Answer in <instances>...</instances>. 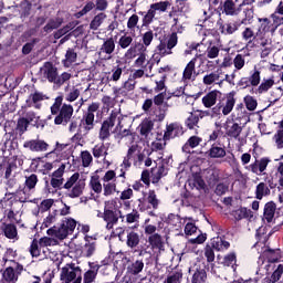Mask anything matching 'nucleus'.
I'll return each instance as SVG.
<instances>
[{
    "label": "nucleus",
    "mask_w": 283,
    "mask_h": 283,
    "mask_svg": "<svg viewBox=\"0 0 283 283\" xmlns=\"http://www.w3.org/2000/svg\"><path fill=\"white\" fill-rule=\"evenodd\" d=\"M105 19H107V14L103 12L96 14L90 23V29L98 30L99 25H103V23L105 22Z\"/></svg>",
    "instance_id": "nucleus-38"
},
{
    "label": "nucleus",
    "mask_w": 283,
    "mask_h": 283,
    "mask_svg": "<svg viewBox=\"0 0 283 283\" xmlns=\"http://www.w3.org/2000/svg\"><path fill=\"white\" fill-rule=\"evenodd\" d=\"M98 109H101V104L98 102H93L88 105L86 113L83 115L81 127L85 134H90V132L94 129V113L98 112Z\"/></svg>",
    "instance_id": "nucleus-6"
},
{
    "label": "nucleus",
    "mask_w": 283,
    "mask_h": 283,
    "mask_svg": "<svg viewBox=\"0 0 283 283\" xmlns=\"http://www.w3.org/2000/svg\"><path fill=\"white\" fill-rule=\"evenodd\" d=\"M182 134V127L178 124H169L166 127V132L164 134V140H171V138H176Z\"/></svg>",
    "instance_id": "nucleus-23"
},
{
    "label": "nucleus",
    "mask_w": 283,
    "mask_h": 283,
    "mask_svg": "<svg viewBox=\"0 0 283 283\" xmlns=\"http://www.w3.org/2000/svg\"><path fill=\"white\" fill-rule=\"evenodd\" d=\"M63 189H66L67 198H81L85 191V180L81 179V174H73L64 184Z\"/></svg>",
    "instance_id": "nucleus-2"
},
{
    "label": "nucleus",
    "mask_w": 283,
    "mask_h": 283,
    "mask_svg": "<svg viewBox=\"0 0 283 283\" xmlns=\"http://www.w3.org/2000/svg\"><path fill=\"white\" fill-rule=\"evenodd\" d=\"M143 269H145V262H143V260H136L127 265L126 273L128 275H138L139 273H143Z\"/></svg>",
    "instance_id": "nucleus-25"
},
{
    "label": "nucleus",
    "mask_w": 283,
    "mask_h": 283,
    "mask_svg": "<svg viewBox=\"0 0 283 283\" xmlns=\"http://www.w3.org/2000/svg\"><path fill=\"white\" fill-rule=\"evenodd\" d=\"M223 12L230 17H235L240 10L235 9V3L233 0H227L223 4Z\"/></svg>",
    "instance_id": "nucleus-44"
},
{
    "label": "nucleus",
    "mask_w": 283,
    "mask_h": 283,
    "mask_svg": "<svg viewBox=\"0 0 283 283\" xmlns=\"http://www.w3.org/2000/svg\"><path fill=\"white\" fill-rule=\"evenodd\" d=\"M147 53H142L137 55V59L134 62L135 67H140L145 70L147 67Z\"/></svg>",
    "instance_id": "nucleus-62"
},
{
    "label": "nucleus",
    "mask_w": 283,
    "mask_h": 283,
    "mask_svg": "<svg viewBox=\"0 0 283 283\" xmlns=\"http://www.w3.org/2000/svg\"><path fill=\"white\" fill-rule=\"evenodd\" d=\"M238 30H240V24L237 21H230V22L220 24L221 34H226V35L234 34V32H238Z\"/></svg>",
    "instance_id": "nucleus-26"
},
{
    "label": "nucleus",
    "mask_w": 283,
    "mask_h": 283,
    "mask_svg": "<svg viewBox=\"0 0 283 283\" xmlns=\"http://www.w3.org/2000/svg\"><path fill=\"white\" fill-rule=\"evenodd\" d=\"M90 187L95 193L103 192V184H101V179H98V176H93L91 178Z\"/></svg>",
    "instance_id": "nucleus-49"
},
{
    "label": "nucleus",
    "mask_w": 283,
    "mask_h": 283,
    "mask_svg": "<svg viewBox=\"0 0 283 283\" xmlns=\"http://www.w3.org/2000/svg\"><path fill=\"white\" fill-rule=\"evenodd\" d=\"M59 240L50 237H43L39 240L40 247H57Z\"/></svg>",
    "instance_id": "nucleus-55"
},
{
    "label": "nucleus",
    "mask_w": 283,
    "mask_h": 283,
    "mask_svg": "<svg viewBox=\"0 0 283 283\" xmlns=\"http://www.w3.org/2000/svg\"><path fill=\"white\" fill-rule=\"evenodd\" d=\"M198 62V55H196L184 69L181 81L182 83H193L196 81V63Z\"/></svg>",
    "instance_id": "nucleus-16"
},
{
    "label": "nucleus",
    "mask_w": 283,
    "mask_h": 283,
    "mask_svg": "<svg viewBox=\"0 0 283 283\" xmlns=\"http://www.w3.org/2000/svg\"><path fill=\"white\" fill-rule=\"evenodd\" d=\"M195 273L192 274V283H205L207 282V271L202 268L195 266Z\"/></svg>",
    "instance_id": "nucleus-33"
},
{
    "label": "nucleus",
    "mask_w": 283,
    "mask_h": 283,
    "mask_svg": "<svg viewBox=\"0 0 283 283\" xmlns=\"http://www.w3.org/2000/svg\"><path fill=\"white\" fill-rule=\"evenodd\" d=\"M41 101H43V94L34 93V94H31L27 99V105L28 107H32V103L36 105V103H41Z\"/></svg>",
    "instance_id": "nucleus-63"
},
{
    "label": "nucleus",
    "mask_w": 283,
    "mask_h": 283,
    "mask_svg": "<svg viewBox=\"0 0 283 283\" xmlns=\"http://www.w3.org/2000/svg\"><path fill=\"white\" fill-rule=\"evenodd\" d=\"M275 85V77L263 78L256 88V94H266Z\"/></svg>",
    "instance_id": "nucleus-30"
},
{
    "label": "nucleus",
    "mask_w": 283,
    "mask_h": 283,
    "mask_svg": "<svg viewBox=\"0 0 283 283\" xmlns=\"http://www.w3.org/2000/svg\"><path fill=\"white\" fill-rule=\"evenodd\" d=\"M208 156L210 158H224V156H227V150L224 147L212 145L208 150Z\"/></svg>",
    "instance_id": "nucleus-35"
},
{
    "label": "nucleus",
    "mask_w": 283,
    "mask_h": 283,
    "mask_svg": "<svg viewBox=\"0 0 283 283\" xmlns=\"http://www.w3.org/2000/svg\"><path fill=\"white\" fill-rule=\"evenodd\" d=\"M129 167H132V157H128L127 155L124 157L123 163L120 164V174L119 178H123V182H125V174L129 170Z\"/></svg>",
    "instance_id": "nucleus-47"
},
{
    "label": "nucleus",
    "mask_w": 283,
    "mask_h": 283,
    "mask_svg": "<svg viewBox=\"0 0 283 283\" xmlns=\"http://www.w3.org/2000/svg\"><path fill=\"white\" fill-rule=\"evenodd\" d=\"M223 129L228 138H233L234 140H238L241 147L247 145V137H241L243 129L242 125H240L233 119H227L226 123L223 124Z\"/></svg>",
    "instance_id": "nucleus-3"
},
{
    "label": "nucleus",
    "mask_w": 283,
    "mask_h": 283,
    "mask_svg": "<svg viewBox=\"0 0 283 283\" xmlns=\"http://www.w3.org/2000/svg\"><path fill=\"white\" fill-rule=\"evenodd\" d=\"M254 247L261 253L260 260H268L265 265L268 271L269 269H275V262L280 260V250H271L266 245L262 247V242H256Z\"/></svg>",
    "instance_id": "nucleus-4"
},
{
    "label": "nucleus",
    "mask_w": 283,
    "mask_h": 283,
    "mask_svg": "<svg viewBox=\"0 0 283 283\" xmlns=\"http://www.w3.org/2000/svg\"><path fill=\"white\" fill-rule=\"evenodd\" d=\"M273 140L277 149H283V130H277L273 136Z\"/></svg>",
    "instance_id": "nucleus-64"
},
{
    "label": "nucleus",
    "mask_w": 283,
    "mask_h": 283,
    "mask_svg": "<svg viewBox=\"0 0 283 283\" xmlns=\"http://www.w3.org/2000/svg\"><path fill=\"white\" fill-rule=\"evenodd\" d=\"M146 201L153 207V209H158V206L160 205V199H158V196H156V191L154 190L148 191Z\"/></svg>",
    "instance_id": "nucleus-48"
},
{
    "label": "nucleus",
    "mask_w": 283,
    "mask_h": 283,
    "mask_svg": "<svg viewBox=\"0 0 283 283\" xmlns=\"http://www.w3.org/2000/svg\"><path fill=\"white\" fill-rule=\"evenodd\" d=\"M40 76L45 78V81H49V83H54L56 76H59V70L51 62H45L40 69Z\"/></svg>",
    "instance_id": "nucleus-14"
},
{
    "label": "nucleus",
    "mask_w": 283,
    "mask_h": 283,
    "mask_svg": "<svg viewBox=\"0 0 283 283\" xmlns=\"http://www.w3.org/2000/svg\"><path fill=\"white\" fill-rule=\"evenodd\" d=\"M220 98H222V92L214 90L207 93L201 101L202 105H205L207 108H211L213 105H216V103H218V99Z\"/></svg>",
    "instance_id": "nucleus-18"
},
{
    "label": "nucleus",
    "mask_w": 283,
    "mask_h": 283,
    "mask_svg": "<svg viewBox=\"0 0 283 283\" xmlns=\"http://www.w3.org/2000/svg\"><path fill=\"white\" fill-rule=\"evenodd\" d=\"M59 220V211L54 210L46 218H44L41 229L52 227Z\"/></svg>",
    "instance_id": "nucleus-40"
},
{
    "label": "nucleus",
    "mask_w": 283,
    "mask_h": 283,
    "mask_svg": "<svg viewBox=\"0 0 283 283\" xmlns=\"http://www.w3.org/2000/svg\"><path fill=\"white\" fill-rule=\"evenodd\" d=\"M258 38L260 48H263L261 56L262 59H265V56H269L271 54V39L266 38L265 35H261Z\"/></svg>",
    "instance_id": "nucleus-28"
},
{
    "label": "nucleus",
    "mask_w": 283,
    "mask_h": 283,
    "mask_svg": "<svg viewBox=\"0 0 283 283\" xmlns=\"http://www.w3.org/2000/svg\"><path fill=\"white\" fill-rule=\"evenodd\" d=\"M23 147L24 149H29V151L41 154L50 149V144L43 139H30L23 143Z\"/></svg>",
    "instance_id": "nucleus-11"
},
{
    "label": "nucleus",
    "mask_w": 283,
    "mask_h": 283,
    "mask_svg": "<svg viewBox=\"0 0 283 283\" xmlns=\"http://www.w3.org/2000/svg\"><path fill=\"white\" fill-rule=\"evenodd\" d=\"M270 163L271 159L269 157H262L261 159H255V161L250 164L247 169L248 171L255 174V176H262V174L266 171Z\"/></svg>",
    "instance_id": "nucleus-15"
},
{
    "label": "nucleus",
    "mask_w": 283,
    "mask_h": 283,
    "mask_svg": "<svg viewBox=\"0 0 283 283\" xmlns=\"http://www.w3.org/2000/svg\"><path fill=\"white\" fill-rule=\"evenodd\" d=\"M242 40L248 42L247 45H251L253 43V41H255V39H258V36H260L258 34V31L255 32L253 30V28L251 27H247L242 33H241Z\"/></svg>",
    "instance_id": "nucleus-29"
},
{
    "label": "nucleus",
    "mask_w": 283,
    "mask_h": 283,
    "mask_svg": "<svg viewBox=\"0 0 283 283\" xmlns=\"http://www.w3.org/2000/svg\"><path fill=\"white\" fill-rule=\"evenodd\" d=\"M222 69H217L216 71L209 72L202 78V83L207 87L211 85H222Z\"/></svg>",
    "instance_id": "nucleus-17"
},
{
    "label": "nucleus",
    "mask_w": 283,
    "mask_h": 283,
    "mask_svg": "<svg viewBox=\"0 0 283 283\" xmlns=\"http://www.w3.org/2000/svg\"><path fill=\"white\" fill-rule=\"evenodd\" d=\"M211 244L212 249H216V251H227V249L231 247V244L228 241L222 240V238L213 239Z\"/></svg>",
    "instance_id": "nucleus-42"
},
{
    "label": "nucleus",
    "mask_w": 283,
    "mask_h": 283,
    "mask_svg": "<svg viewBox=\"0 0 283 283\" xmlns=\"http://www.w3.org/2000/svg\"><path fill=\"white\" fill-rule=\"evenodd\" d=\"M185 224V235H196V233H198V226H196V222L186 220Z\"/></svg>",
    "instance_id": "nucleus-53"
},
{
    "label": "nucleus",
    "mask_w": 283,
    "mask_h": 283,
    "mask_svg": "<svg viewBox=\"0 0 283 283\" xmlns=\"http://www.w3.org/2000/svg\"><path fill=\"white\" fill-rule=\"evenodd\" d=\"M244 103H245V107H247V109H249V112H255V109L258 108V101L255 98H253V96H251V95H247L244 97Z\"/></svg>",
    "instance_id": "nucleus-59"
},
{
    "label": "nucleus",
    "mask_w": 283,
    "mask_h": 283,
    "mask_svg": "<svg viewBox=\"0 0 283 283\" xmlns=\"http://www.w3.org/2000/svg\"><path fill=\"white\" fill-rule=\"evenodd\" d=\"M200 143H202V138L198 137V136H191L188 142L184 145L182 150L187 151V149H189V147H191V149H196V147H198V145H200Z\"/></svg>",
    "instance_id": "nucleus-50"
},
{
    "label": "nucleus",
    "mask_w": 283,
    "mask_h": 283,
    "mask_svg": "<svg viewBox=\"0 0 283 283\" xmlns=\"http://www.w3.org/2000/svg\"><path fill=\"white\" fill-rule=\"evenodd\" d=\"M275 203L268 202L264 208V218L266 222H273V218H275Z\"/></svg>",
    "instance_id": "nucleus-39"
},
{
    "label": "nucleus",
    "mask_w": 283,
    "mask_h": 283,
    "mask_svg": "<svg viewBox=\"0 0 283 283\" xmlns=\"http://www.w3.org/2000/svg\"><path fill=\"white\" fill-rule=\"evenodd\" d=\"M23 271V265L12 262L2 273L1 283H17L19 282V275Z\"/></svg>",
    "instance_id": "nucleus-7"
},
{
    "label": "nucleus",
    "mask_w": 283,
    "mask_h": 283,
    "mask_svg": "<svg viewBox=\"0 0 283 283\" xmlns=\"http://www.w3.org/2000/svg\"><path fill=\"white\" fill-rule=\"evenodd\" d=\"M83 271L74 263H69L61 269L60 280L64 283H71L76 280H83Z\"/></svg>",
    "instance_id": "nucleus-5"
},
{
    "label": "nucleus",
    "mask_w": 283,
    "mask_h": 283,
    "mask_svg": "<svg viewBox=\"0 0 283 283\" xmlns=\"http://www.w3.org/2000/svg\"><path fill=\"white\" fill-rule=\"evenodd\" d=\"M75 28H76V24L74 22H70L64 28L57 30L54 33V39H61V36H65V34H67V32H71V30H74Z\"/></svg>",
    "instance_id": "nucleus-52"
},
{
    "label": "nucleus",
    "mask_w": 283,
    "mask_h": 283,
    "mask_svg": "<svg viewBox=\"0 0 283 283\" xmlns=\"http://www.w3.org/2000/svg\"><path fill=\"white\" fill-rule=\"evenodd\" d=\"M118 113H112L109 118L104 120L99 129L98 138L99 140H107L111 136L112 127L116 125V118Z\"/></svg>",
    "instance_id": "nucleus-10"
},
{
    "label": "nucleus",
    "mask_w": 283,
    "mask_h": 283,
    "mask_svg": "<svg viewBox=\"0 0 283 283\" xmlns=\"http://www.w3.org/2000/svg\"><path fill=\"white\" fill-rule=\"evenodd\" d=\"M2 231L8 240H13V242H17V240H19V232L17 231V226L12 223H4L2 227Z\"/></svg>",
    "instance_id": "nucleus-24"
},
{
    "label": "nucleus",
    "mask_w": 283,
    "mask_h": 283,
    "mask_svg": "<svg viewBox=\"0 0 283 283\" xmlns=\"http://www.w3.org/2000/svg\"><path fill=\"white\" fill-rule=\"evenodd\" d=\"M176 45H178V34L172 33L168 41H160V43L156 46V54H158L159 56H169L170 54H174V48H176Z\"/></svg>",
    "instance_id": "nucleus-8"
},
{
    "label": "nucleus",
    "mask_w": 283,
    "mask_h": 283,
    "mask_svg": "<svg viewBox=\"0 0 283 283\" xmlns=\"http://www.w3.org/2000/svg\"><path fill=\"white\" fill-rule=\"evenodd\" d=\"M199 120L200 117L196 113H191L186 119V125L189 127V129H196V127H198Z\"/></svg>",
    "instance_id": "nucleus-54"
},
{
    "label": "nucleus",
    "mask_w": 283,
    "mask_h": 283,
    "mask_svg": "<svg viewBox=\"0 0 283 283\" xmlns=\"http://www.w3.org/2000/svg\"><path fill=\"white\" fill-rule=\"evenodd\" d=\"M182 282V271H175L169 274L164 283H181Z\"/></svg>",
    "instance_id": "nucleus-51"
},
{
    "label": "nucleus",
    "mask_w": 283,
    "mask_h": 283,
    "mask_svg": "<svg viewBox=\"0 0 283 283\" xmlns=\"http://www.w3.org/2000/svg\"><path fill=\"white\" fill-rule=\"evenodd\" d=\"M73 114L74 107H72V105L70 104H63L59 115L54 119L55 125H66L67 123H70Z\"/></svg>",
    "instance_id": "nucleus-13"
},
{
    "label": "nucleus",
    "mask_w": 283,
    "mask_h": 283,
    "mask_svg": "<svg viewBox=\"0 0 283 283\" xmlns=\"http://www.w3.org/2000/svg\"><path fill=\"white\" fill-rule=\"evenodd\" d=\"M187 220H189V219L181 218L180 216L175 214V213H170L166 218L167 224H170L171 227H176L177 229H180L182 227V224H185L187 222Z\"/></svg>",
    "instance_id": "nucleus-27"
},
{
    "label": "nucleus",
    "mask_w": 283,
    "mask_h": 283,
    "mask_svg": "<svg viewBox=\"0 0 283 283\" xmlns=\"http://www.w3.org/2000/svg\"><path fill=\"white\" fill-rule=\"evenodd\" d=\"M134 42V38L132 35H122L118 40V45L122 48V50H127L129 45Z\"/></svg>",
    "instance_id": "nucleus-58"
},
{
    "label": "nucleus",
    "mask_w": 283,
    "mask_h": 283,
    "mask_svg": "<svg viewBox=\"0 0 283 283\" xmlns=\"http://www.w3.org/2000/svg\"><path fill=\"white\" fill-rule=\"evenodd\" d=\"M207 59H218L220 56V48L217 45H210L206 50Z\"/></svg>",
    "instance_id": "nucleus-60"
},
{
    "label": "nucleus",
    "mask_w": 283,
    "mask_h": 283,
    "mask_svg": "<svg viewBox=\"0 0 283 283\" xmlns=\"http://www.w3.org/2000/svg\"><path fill=\"white\" fill-rule=\"evenodd\" d=\"M249 213H251V210L247 208H239L232 212V216L235 220H242L244 218H249Z\"/></svg>",
    "instance_id": "nucleus-61"
},
{
    "label": "nucleus",
    "mask_w": 283,
    "mask_h": 283,
    "mask_svg": "<svg viewBox=\"0 0 283 283\" xmlns=\"http://www.w3.org/2000/svg\"><path fill=\"white\" fill-rule=\"evenodd\" d=\"M46 234L50 235V238H57V240H65V238L70 235V232L63 224H61L60 228H56V226H54L48 229Z\"/></svg>",
    "instance_id": "nucleus-21"
},
{
    "label": "nucleus",
    "mask_w": 283,
    "mask_h": 283,
    "mask_svg": "<svg viewBox=\"0 0 283 283\" xmlns=\"http://www.w3.org/2000/svg\"><path fill=\"white\" fill-rule=\"evenodd\" d=\"M125 218L116 200H108L104 203L103 220L106 222V229H114V224H118V220Z\"/></svg>",
    "instance_id": "nucleus-1"
},
{
    "label": "nucleus",
    "mask_w": 283,
    "mask_h": 283,
    "mask_svg": "<svg viewBox=\"0 0 283 283\" xmlns=\"http://www.w3.org/2000/svg\"><path fill=\"white\" fill-rule=\"evenodd\" d=\"M269 193H271V190L269 189V186H266V184L264 182H260L256 186V190H255V198L258 200H262L263 196H269Z\"/></svg>",
    "instance_id": "nucleus-46"
},
{
    "label": "nucleus",
    "mask_w": 283,
    "mask_h": 283,
    "mask_svg": "<svg viewBox=\"0 0 283 283\" xmlns=\"http://www.w3.org/2000/svg\"><path fill=\"white\" fill-rule=\"evenodd\" d=\"M261 80L262 77L260 76V71L254 69V71L249 76V83L252 85V87H258Z\"/></svg>",
    "instance_id": "nucleus-57"
},
{
    "label": "nucleus",
    "mask_w": 283,
    "mask_h": 283,
    "mask_svg": "<svg viewBox=\"0 0 283 283\" xmlns=\"http://www.w3.org/2000/svg\"><path fill=\"white\" fill-rule=\"evenodd\" d=\"M116 180H117L116 171L107 170L105 172V175L102 178L104 196H106V197L114 196V193H116V191H118L116 189Z\"/></svg>",
    "instance_id": "nucleus-9"
},
{
    "label": "nucleus",
    "mask_w": 283,
    "mask_h": 283,
    "mask_svg": "<svg viewBox=\"0 0 283 283\" xmlns=\"http://www.w3.org/2000/svg\"><path fill=\"white\" fill-rule=\"evenodd\" d=\"M126 244L129 247V249H135V247L140 244V235L134 231L129 232L127 234Z\"/></svg>",
    "instance_id": "nucleus-41"
},
{
    "label": "nucleus",
    "mask_w": 283,
    "mask_h": 283,
    "mask_svg": "<svg viewBox=\"0 0 283 283\" xmlns=\"http://www.w3.org/2000/svg\"><path fill=\"white\" fill-rule=\"evenodd\" d=\"M77 54L73 49H69L65 54V59L62 61L64 67H70L73 63H76Z\"/></svg>",
    "instance_id": "nucleus-45"
},
{
    "label": "nucleus",
    "mask_w": 283,
    "mask_h": 283,
    "mask_svg": "<svg viewBox=\"0 0 283 283\" xmlns=\"http://www.w3.org/2000/svg\"><path fill=\"white\" fill-rule=\"evenodd\" d=\"M85 244L82 247V258H92L96 253V241L92 237L85 235Z\"/></svg>",
    "instance_id": "nucleus-19"
},
{
    "label": "nucleus",
    "mask_w": 283,
    "mask_h": 283,
    "mask_svg": "<svg viewBox=\"0 0 283 283\" xmlns=\"http://www.w3.org/2000/svg\"><path fill=\"white\" fill-rule=\"evenodd\" d=\"M148 243L150 244V248L153 251H165V242H163V235L155 233L150 237H148Z\"/></svg>",
    "instance_id": "nucleus-22"
},
{
    "label": "nucleus",
    "mask_w": 283,
    "mask_h": 283,
    "mask_svg": "<svg viewBox=\"0 0 283 283\" xmlns=\"http://www.w3.org/2000/svg\"><path fill=\"white\" fill-rule=\"evenodd\" d=\"M142 136H149L154 129V122L151 119H144L139 125Z\"/></svg>",
    "instance_id": "nucleus-43"
},
{
    "label": "nucleus",
    "mask_w": 283,
    "mask_h": 283,
    "mask_svg": "<svg viewBox=\"0 0 283 283\" xmlns=\"http://www.w3.org/2000/svg\"><path fill=\"white\" fill-rule=\"evenodd\" d=\"M108 149L109 148L107 146H105L104 143L96 144L92 148V154H93L94 158H104V165H107V167H109V161H107L105 158H107Z\"/></svg>",
    "instance_id": "nucleus-20"
},
{
    "label": "nucleus",
    "mask_w": 283,
    "mask_h": 283,
    "mask_svg": "<svg viewBox=\"0 0 283 283\" xmlns=\"http://www.w3.org/2000/svg\"><path fill=\"white\" fill-rule=\"evenodd\" d=\"M81 159H82V167H90L94 160L92 157V153L88 150H83L81 153Z\"/></svg>",
    "instance_id": "nucleus-56"
},
{
    "label": "nucleus",
    "mask_w": 283,
    "mask_h": 283,
    "mask_svg": "<svg viewBox=\"0 0 283 283\" xmlns=\"http://www.w3.org/2000/svg\"><path fill=\"white\" fill-rule=\"evenodd\" d=\"M65 92V101L69 103H74V101L81 96V90L76 88V86H73L72 88L66 87Z\"/></svg>",
    "instance_id": "nucleus-37"
},
{
    "label": "nucleus",
    "mask_w": 283,
    "mask_h": 283,
    "mask_svg": "<svg viewBox=\"0 0 283 283\" xmlns=\"http://www.w3.org/2000/svg\"><path fill=\"white\" fill-rule=\"evenodd\" d=\"M164 176H167V169L165 168V166L151 169V180L154 185L159 182L160 178H163Z\"/></svg>",
    "instance_id": "nucleus-36"
},
{
    "label": "nucleus",
    "mask_w": 283,
    "mask_h": 283,
    "mask_svg": "<svg viewBox=\"0 0 283 283\" xmlns=\"http://www.w3.org/2000/svg\"><path fill=\"white\" fill-rule=\"evenodd\" d=\"M233 107H235V98L233 96H229L224 102H221V112L223 116H229V114L233 112Z\"/></svg>",
    "instance_id": "nucleus-31"
},
{
    "label": "nucleus",
    "mask_w": 283,
    "mask_h": 283,
    "mask_svg": "<svg viewBox=\"0 0 283 283\" xmlns=\"http://www.w3.org/2000/svg\"><path fill=\"white\" fill-rule=\"evenodd\" d=\"M188 187L190 189H205L206 184L205 180L202 179V177H200L199 175H193L189 180H188Z\"/></svg>",
    "instance_id": "nucleus-34"
},
{
    "label": "nucleus",
    "mask_w": 283,
    "mask_h": 283,
    "mask_svg": "<svg viewBox=\"0 0 283 283\" xmlns=\"http://www.w3.org/2000/svg\"><path fill=\"white\" fill-rule=\"evenodd\" d=\"M258 21L260 25L256 30V34L259 36H264L266 32H270L271 30V20H269L268 18H259Z\"/></svg>",
    "instance_id": "nucleus-32"
},
{
    "label": "nucleus",
    "mask_w": 283,
    "mask_h": 283,
    "mask_svg": "<svg viewBox=\"0 0 283 283\" xmlns=\"http://www.w3.org/2000/svg\"><path fill=\"white\" fill-rule=\"evenodd\" d=\"M115 50H116V42L114 41V38H108L104 40L102 46L99 48L98 56L101 59H104V61H109Z\"/></svg>",
    "instance_id": "nucleus-12"
}]
</instances>
